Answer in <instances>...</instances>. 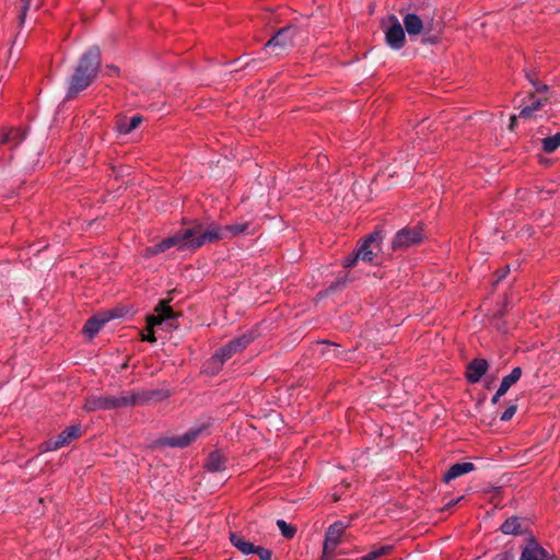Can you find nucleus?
Listing matches in <instances>:
<instances>
[{"label":"nucleus","mask_w":560,"mask_h":560,"mask_svg":"<svg viewBox=\"0 0 560 560\" xmlns=\"http://www.w3.org/2000/svg\"><path fill=\"white\" fill-rule=\"evenodd\" d=\"M139 399L140 396L131 392H124L118 396H91L85 400L84 408L88 411L110 410L132 406Z\"/></svg>","instance_id":"nucleus-3"},{"label":"nucleus","mask_w":560,"mask_h":560,"mask_svg":"<svg viewBox=\"0 0 560 560\" xmlns=\"http://www.w3.org/2000/svg\"><path fill=\"white\" fill-rule=\"evenodd\" d=\"M156 315H150L147 318V328L148 332L142 334V340L148 342H154L155 336L153 332V328L158 325H161L162 323L173 319L174 313L172 308L166 304V302L161 301L158 306L155 307Z\"/></svg>","instance_id":"nucleus-5"},{"label":"nucleus","mask_w":560,"mask_h":560,"mask_svg":"<svg viewBox=\"0 0 560 560\" xmlns=\"http://www.w3.org/2000/svg\"><path fill=\"white\" fill-rule=\"evenodd\" d=\"M118 72H119V69L116 66H107L106 67V74L107 75L113 77V75L118 74Z\"/></svg>","instance_id":"nucleus-32"},{"label":"nucleus","mask_w":560,"mask_h":560,"mask_svg":"<svg viewBox=\"0 0 560 560\" xmlns=\"http://www.w3.org/2000/svg\"><path fill=\"white\" fill-rule=\"evenodd\" d=\"M488 370V362L485 359L472 360L466 371V377L470 383H477Z\"/></svg>","instance_id":"nucleus-14"},{"label":"nucleus","mask_w":560,"mask_h":560,"mask_svg":"<svg viewBox=\"0 0 560 560\" xmlns=\"http://www.w3.org/2000/svg\"><path fill=\"white\" fill-rule=\"evenodd\" d=\"M30 1H31V0H25V2H24V4H23V11H22V14H21V16H20L21 22H23V21H24V19H25V12H26V10L30 8Z\"/></svg>","instance_id":"nucleus-33"},{"label":"nucleus","mask_w":560,"mask_h":560,"mask_svg":"<svg viewBox=\"0 0 560 560\" xmlns=\"http://www.w3.org/2000/svg\"><path fill=\"white\" fill-rule=\"evenodd\" d=\"M334 557H335V550H328V549H325V547L323 548V555H322L320 560H334Z\"/></svg>","instance_id":"nucleus-30"},{"label":"nucleus","mask_w":560,"mask_h":560,"mask_svg":"<svg viewBox=\"0 0 560 560\" xmlns=\"http://www.w3.org/2000/svg\"><path fill=\"white\" fill-rule=\"evenodd\" d=\"M359 260V258L357 257V255L354 256H349L347 258H345V267H351L355 264V261Z\"/></svg>","instance_id":"nucleus-31"},{"label":"nucleus","mask_w":560,"mask_h":560,"mask_svg":"<svg viewBox=\"0 0 560 560\" xmlns=\"http://www.w3.org/2000/svg\"><path fill=\"white\" fill-rule=\"evenodd\" d=\"M510 120H511L510 128H513L514 124L516 121V116H512Z\"/></svg>","instance_id":"nucleus-37"},{"label":"nucleus","mask_w":560,"mask_h":560,"mask_svg":"<svg viewBox=\"0 0 560 560\" xmlns=\"http://www.w3.org/2000/svg\"><path fill=\"white\" fill-rule=\"evenodd\" d=\"M248 228H249V225L247 222H237L234 224L225 225L224 226L225 236H226V238H230L232 236H235V235H238L242 233H246L248 231Z\"/></svg>","instance_id":"nucleus-24"},{"label":"nucleus","mask_w":560,"mask_h":560,"mask_svg":"<svg viewBox=\"0 0 560 560\" xmlns=\"http://www.w3.org/2000/svg\"><path fill=\"white\" fill-rule=\"evenodd\" d=\"M378 234H372L368 237V240L359 247L355 253L357 257L363 261H372L373 260V250L372 245L378 241Z\"/></svg>","instance_id":"nucleus-16"},{"label":"nucleus","mask_w":560,"mask_h":560,"mask_svg":"<svg viewBox=\"0 0 560 560\" xmlns=\"http://www.w3.org/2000/svg\"><path fill=\"white\" fill-rule=\"evenodd\" d=\"M504 394H500V387L498 388L497 393L494 394V396L492 397L491 401L492 404H498L499 399L503 396Z\"/></svg>","instance_id":"nucleus-34"},{"label":"nucleus","mask_w":560,"mask_h":560,"mask_svg":"<svg viewBox=\"0 0 560 560\" xmlns=\"http://www.w3.org/2000/svg\"><path fill=\"white\" fill-rule=\"evenodd\" d=\"M404 26L409 36H416L422 33V31H431V21L427 15L420 16L415 13H408L404 16Z\"/></svg>","instance_id":"nucleus-9"},{"label":"nucleus","mask_w":560,"mask_h":560,"mask_svg":"<svg viewBox=\"0 0 560 560\" xmlns=\"http://www.w3.org/2000/svg\"><path fill=\"white\" fill-rule=\"evenodd\" d=\"M422 241V233L419 229L405 228L398 231L393 240L394 249H405L417 245Z\"/></svg>","instance_id":"nucleus-6"},{"label":"nucleus","mask_w":560,"mask_h":560,"mask_svg":"<svg viewBox=\"0 0 560 560\" xmlns=\"http://www.w3.org/2000/svg\"><path fill=\"white\" fill-rule=\"evenodd\" d=\"M101 65V52L97 47L90 48L80 59L69 81L67 97L71 98L86 89L96 78Z\"/></svg>","instance_id":"nucleus-2"},{"label":"nucleus","mask_w":560,"mask_h":560,"mask_svg":"<svg viewBox=\"0 0 560 560\" xmlns=\"http://www.w3.org/2000/svg\"><path fill=\"white\" fill-rule=\"evenodd\" d=\"M475 469V465L472 463H457L450 467V469L445 472L443 480L445 482H450L465 474H468Z\"/></svg>","instance_id":"nucleus-15"},{"label":"nucleus","mask_w":560,"mask_h":560,"mask_svg":"<svg viewBox=\"0 0 560 560\" xmlns=\"http://www.w3.org/2000/svg\"><path fill=\"white\" fill-rule=\"evenodd\" d=\"M462 500V497L460 498H457L456 501H451L450 503H447L448 506H452L454 505L456 502L460 501Z\"/></svg>","instance_id":"nucleus-38"},{"label":"nucleus","mask_w":560,"mask_h":560,"mask_svg":"<svg viewBox=\"0 0 560 560\" xmlns=\"http://www.w3.org/2000/svg\"><path fill=\"white\" fill-rule=\"evenodd\" d=\"M18 132H19V131H16V130H12V131H10V132L5 136V138L3 139V142H8V141H10L13 137H15V136L18 135Z\"/></svg>","instance_id":"nucleus-35"},{"label":"nucleus","mask_w":560,"mask_h":560,"mask_svg":"<svg viewBox=\"0 0 560 560\" xmlns=\"http://www.w3.org/2000/svg\"><path fill=\"white\" fill-rule=\"evenodd\" d=\"M296 30L292 26H287L278 31L265 45V47L279 48L280 51L293 45V38Z\"/></svg>","instance_id":"nucleus-10"},{"label":"nucleus","mask_w":560,"mask_h":560,"mask_svg":"<svg viewBox=\"0 0 560 560\" xmlns=\"http://www.w3.org/2000/svg\"><path fill=\"white\" fill-rule=\"evenodd\" d=\"M106 322H107V318H105V317H102V318H98V317L90 318L85 323L83 331H84V334L89 338H93L101 330V328L103 327V325Z\"/></svg>","instance_id":"nucleus-21"},{"label":"nucleus","mask_w":560,"mask_h":560,"mask_svg":"<svg viewBox=\"0 0 560 560\" xmlns=\"http://www.w3.org/2000/svg\"><path fill=\"white\" fill-rule=\"evenodd\" d=\"M541 107H542L541 100H536L533 97L532 103L522 108V110L520 112V117L529 119V118L534 117L535 114L541 109Z\"/></svg>","instance_id":"nucleus-23"},{"label":"nucleus","mask_w":560,"mask_h":560,"mask_svg":"<svg viewBox=\"0 0 560 560\" xmlns=\"http://www.w3.org/2000/svg\"><path fill=\"white\" fill-rule=\"evenodd\" d=\"M560 147V132L542 139V149L547 153L555 152Z\"/></svg>","instance_id":"nucleus-25"},{"label":"nucleus","mask_w":560,"mask_h":560,"mask_svg":"<svg viewBox=\"0 0 560 560\" xmlns=\"http://www.w3.org/2000/svg\"><path fill=\"white\" fill-rule=\"evenodd\" d=\"M277 526L280 529L281 534L285 538H292L295 535V532H296L295 527H293L292 525L288 524L283 520H278L277 521Z\"/></svg>","instance_id":"nucleus-26"},{"label":"nucleus","mask_w":560,"mask_h":560,"mask_svg":"<svg viewBox=\"0 0 560 560\" xmlns=\"http://www.w3.org/2000/svg\"><path fill=\"white\" fill-rule=\"evenodd\" d=\"M516 412V405H511L509 406L504 412L501 415L500 419L502 421H509L513 418V416L515 415Z\"/></svg>","instance_id":"nucleus-28"},{"label":"nucleus","mask_w":560,"mask_h":560,"mask_svg":"<svg viewBox=\"0 0 560 560\" xmlns=\"http://www.w3.org/2000/svg\"><path fill=\"white\" fill-rule=\"evenodd\" d=\"M230 540L232 545L244 555H252L256 550V547L250 541L246 540L237 533H231Z\"/></svg>","instance_id":"nucleus-18"},{"label":"nucleus","mask_w":560,"mask_h":560,"mask_svg":"<svg viewBox=\"0 0 560 560\" xmlns=\"http://www.w3.org/2000/svg\"><path fill=\"white\" fill-rule=\"evenodd\" d=\"M225 463L226 458L224 455L219 451H214L209 455L205 467L209 471L217 472L225 469Z\"/></svg>","instance_id":"nucleus-17"},{"label":"nucleus","mask_w":560,"mask_h":560,"mask_svg":"<svg viewBox=\"0 0 560 560\" xmlns=\"http://www.w3.org/2000/svg\"><path fill=\"white\" fill-rule=\"evenodd\" d=\"M254 553H257L260 558V560H271V552L268 549L256 547V550Z\"/></svg>","instance_id":"nucleus-29"},{"label":"nucleus","mask_w":560,"mask_h":560,"mask_svg":"<svg viewBox=\"0 0 560 560\" xmlns=\"http://www.w3.org/2000/svg\"><path fill=\"white\" fill-rule=\"evenodd\" d=\"M522 376V369L521 368H514L512 372L504 376L501 384H500V394H505L509 388L514 385Z\"/></svg>","instance_id":"nucleus-22"},{"label":"nucleus","mask_w":560,"mask_h":560,"mask_svg":"<svg viewBox=\"0 0 560 560\" xmlns=\"http://www.w3.org/2000/svg\"><path fill=\"white\" fill-rule=\"evenodd\" d=\"M252 340L253 337L248 335H243L234 340H231L211 357V359L206 364V371L210 374L218 373L226 360L232 358L233 354L242 351Z\"/></svg>","instance_id":"nucleus-4"},{"label":"nucleus","mask_w":560,"mask_h":560,"mask_svg":"<svg viewBox=\"0 0 560 560\" xmlns=\"http://www.w3.org/2000/svg\"><path fill=\"white\" fill-rule=\"evenodd\" d=\"M501 530L505 535H520L522 534V523L518 517L512 516L505 520L501 525Z\"/></svg>","instance_id":"nucleus-20"},{"label":"nucleus","mask_w":560,"mask_h":560,"mask_svg":"<svg viewBox=\"0 0 560 560\" xmlns=\"http://www.w3.org/2000/svg\"><path fill=\"white\" fill-rule=\"evenodd\" d=\"M520 560H550V555L534 538H529L521 552Z\"/></svg>","instance_id":"nucleus-12"},{"label":"nucleus","mask_w":560,"mask_h":560,"mask_svg":"<svg viewBox=\"0 0 560 560\" xmlns=\"http://www.w3.org/2000/svg\"><path fill=\"white\" fill-rule=\"evenodd\" d=\"M390 548L389 547H386V546H383V547H380L377 549H374L372 551H370L368 555L363 556L361 559L359 560H377L380 559L382 556L386 555L388 552Z\"/></svg>","instance_id":"nucleus-27"},{"label":"nucleus","mask_w":560,"mask_h":560,"mask_svg":"<svg viewBox=\"0 0 560 560\" xmlns=\"http://www.w3.org/2000/svg\"><path fill=\"white\" fill-rule=\"evenodd\" d=\"M81 435V427L80 425H71L65 429L57 438L49 439L45 442L44 446L46 451H56L73 440L78 439Z\"/></svg>","instance_id":"nucleus-8"},{"label":"nucleus","mask_w":560,"mask_h":560,"mask_svg":"<svg viewBox=\"0 0 560 560\" xmlns=\"http://www.w3.org/2000/svg\"><path fill=\"white\" fill-rule=\"evenodd\" d=\"M205 429H206L205 425H198V427L190 428L188 431H186L185 433H183L180 435L166 438L163 441V444L172 446V447H186L190 443H192L201 434V432Z\"/></svg>","instance_id":"nucleus-11"},{"label":"nucleus","mask_w":560,"mask_h":560,"mask_svg":"<svg viewBox=\"0 0 560 560\" xmlns=\"http://www.w3.org/2000/svg\"><path fill=\"white\" fill-rule=\"evenodd\" d=\"M535 86H536V90L538 92H546L548 90V86L542 84V85H537L536 83H533Z\"/></svg>","instance_id":"nucleus-36"},{"label":"nucleus","mask_w":560,"mask_h":560,"mask_svg":"<svg viewBox=\"0 0 560 560\" xmlns=\"http://www.w3.org/2000/svg\"><path fill=\"white\" fill-rule=\"evenodd\" d=\"M224 238H226L224 226L212 223L203 229L202 225H197L191 229H182L174 235L164 238L161 243L148 247L147 254L149 256L156 255L172 247H176L179 250L195 249L206 243Z\"/></svg>","instance_id":"nucleus-1"},{"label":"nucleus","mask_w":560,"mask_h":560,"mask_svg":"<svg viewBox=\"0 0 560 560\" xmlns=\"http://www.w3.org/2000/svg\"><path fill=\"white\" fill-rule=\"evenodd\" d=\"M347 526L348 525L346 523L339 521V522H335L334 524H331L328 527V529L326 532V536H325V542H324L325 549H328V550L336 549V547L338 546V544L341 540V537L345 534Z\"/></svg>","instance_id":"nucleus-13"},{"label":"nucleus","mask_w":560,"mask_h":560,"mask_svg":"<svg viewBox=\"0 0 560 560\" xmlns=\"http://www.w3.org/2000/svg\"><path fill=\"white\" fill-rule=\"evenodd\" d=\"M388 20L392 24L385 30L386 43L393 49H400L405 44V31L396 16L392 15Z\"/></svg>","instance_id":"nucleus-7"},{"label":"nucleus","mask_w":560,"mask_h":560,"mask_svg":"<svg viewBox=\"0 0 560 560\" xmlns=\"http://www.w3.org/2000/svg\"><path fill=\"white\" fill-rule=\"evenodd\" d=\"M141 121L142 117L139 115L131 117L129 120L121 119L117 124V131L121 135H128L132 132L135 129H137Z\"/></svg>","instance_id":"nucleus-19"}]
</instances>
